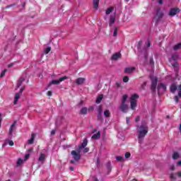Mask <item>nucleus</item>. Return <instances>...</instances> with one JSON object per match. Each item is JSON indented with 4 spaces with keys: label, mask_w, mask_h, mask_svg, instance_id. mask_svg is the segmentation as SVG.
Returning a JSON list of instances; mask_svg holds the SVG:
<instances>
[{
    "label": "nucleus",
    "mask_w": 181,
    "mask_h": 181,
    "mask_svg": "<svg viewBox=\"0 0 181 181\" xmlns=\"http://www.w3.org/2000/svg\"><path fill=\"white\" fill-rule=\"evenodd\" d=\"M136 129L138 132L139 144H142V142H144V139L146 136V134H148V125L141 124L140 126H137Z\"/></svg>",
    "instance_id": "1"
},
{
    "label": "nucleus",
    "mask_w": 181,
    "mask_h": 181,
    "mask_svg": "<svg viewBox=\"0 0 181 181\" xmlns=\"http://www.w3.org/2000/svg\"><path fill=\"white\" fill-rule=\"evenodd\" d=\"M138 98H139V95H138V94H133L131 98H130V108H132V110H135L136 107V103Z\"/></svg>",
    "instance_id": "2"
},
{
    "label": "nucleus",
    "mask_w": 181,
    "mask_h": 181,
    "mask_svg": "<svg viewBox=\"0 0 181 181\" xmlns=\"http://www.w3.org/2000/svg\"><path fill=\"white\" fill-rule=\"evenodd\" d=\"M67 76H64L60 78L59 80H53L52 81L48 86L45 88V90H49V87H52V85H59L62 81H64V80H67Z\"/></svg>",
    "instance_id": "3"
},
{
    "label": "nucleus",
    "mask_w": 181,
    "mask_h": 181,
    "mask_svg": "<svg viewBox=\"0 0 181 181\" xmlns=\"http://www.w3.org/2000/svg\"><path fill=\"white\" fill-rule=\"evenodd\" d=\"M150 80H151V90L155 91L156 90V86H158V78L155 76H150Z\"/></svg>",
    "instance_id": "4"
},
{
    "label": "nucleus",
    "mask_w": 181,
    "mask_h": 181,
    "mask_svg": "<svg viewBox=\"0 0 181 181\" xmlns=\"http://www.w3.org/2000/svg\"><path fill=\"white\" fill-rule=\"evenodd\" d=\"M155 19L156 22H159L162 18H163V12H162V10L160 8H158L157 10L156 14L155 16Z\"/></svg>",
    "instance_id": "5"
},
{
    "label": "nucleus",
    "mask_w": 181,
    "mask_h": 181,
    "mask_svg": "<svg viewBox=\"0 0 181 181\" xmlns=\"http://www.w3.org/2000/svg\"><path fill=\"white\" fill-rule=\"evenodd\" d=\"M157 88H158V94H163V93L166 91V86L163 85V83L158 84Z\"/></svg>",
    "instance_id": "6"
},
{
    "label": "nucleus",
    "mask_w": 181,
    "mask_h": 181,
    "mask_svg": "<svg viewBox=\"0 0 181 181\" xmlns=\"http://www.w3.org/2000/svg\"><path fill=\"white\" fill-rule=\"evenodd\" d=\"M74 160H76V162H78V160H80V153H77L76 151H72L71 152Z\"/></svg>",
    "instance_id": "7"
},
{
    "label": "nucleus",
    "mask_w": 181,
    "mask_h": 181,
    "mask_svg": "<svg viewBox=\"0 0 181 181\" xmlns=\"http://www.w3.org/2000/svg\"><path fill=\"white\" fill-rule=\"evenodd\" d=\"M180 12V10L177 8H171L169 12L170 16H175V15H177Z\"/></svg>",
    "instance_id": "8"
},
{
    "label": "nucleus",
    "mask_w": 181,
    "mask_h": 181,
    "mask_svg": "<svg viewBox=\"0 0 181 181\" xmlns=\"http://www.w3.org/2000/svg\"><path fill=\"white\" fill-rule=\"evenodd\" d=\"M134 70H136L134 66L126 67L124 69V73H126V74H132Z\"/></svg>",
    "instance_id": "9"
},
{
    "label": "nucleus",
    "mask_w": 181,
    "mask_h": 181,
    "mask_svg": "<svg viewBox=\"0 0 181 181\" xmlns=\"http://www.w3.org/2000/svg\"><path fill=\"white\" fill-rule=\"evenodd\" d=\"M84 81H86V78H78L76 81V83L78 84V86H81L84 84Z\"/></svg>",
    "instance_id": "10"
},
{
    "label": "nucleus",
    "mask_w": 181,
    "mask_h": 181,
    "mask_svg": "<svg viewBox=\"0 0 181 181\" xmlns=\"http://www.w3.org/2000/svg\"><path fill=\"white\" fill-rule=\"evenodd\" d=\"M119 109L123 112H127V110H128V105L125 103H122L120 107H119Z\"/></svg>",
    "instance_id": "11"
},
{
    "label": "nucleus",
    "mask_w": 181,
    "mask_h": 181,
    "mask_svg": "<svg viewBox=\"0 0 181 181\" xmlns=\"http://www.w3.org/2000/svg\"><path fill=\"white\" fill-rule=\"evenodd\" d=\"M87 144H88V141L87 139H84L83 143L79 146V149H83L87 146Z\"/></svg>",
    "instance_id": "12"
},
{
    "label": "nucleus",
    "mask_w": 181,
    "mask_h": 181,
    "mask_svg": "<svg viewBox=\"0 0 181 181\" xmlns=\"http://www.w3.org/2000/svg\"><path fill=\"white\" fill-rule=\"evenodd\" d=\"M121 59V53L117 52L112 56V60H118Z\"/></svg>",
    "instance_id": "13"
},
{
    "label": "nucleus",
    "mask_w": 181,
    "mask_h": 181,
    "mask_svg": "<svg viewBox=\"0 0 181 181\" xmlns=\"http://www.w3.org/2000/svg\"><path fill=\"white\" fill-rule=\"evenodd\" d=\"M25 81V78H20L18 81L17 86L16 90H18L21 86H22V83Z\"/></svg>",
    "instance_id": "14"
},
{
    "label": "nucleus",
    "mask_w": 181,
    "mask_h": 181,
    "mask_svg": "<svg viewBox=\"0 0 181 181\" xmlns=\"http://www.w3.org/2000/svg\"><path fill=\"white\" fill-rule=\"evenodd\" d=\"M92 139H100L101 138V132H98L96 134L92 136Z\"/></svg>",
    "instance_id": "15"
},
{
    "label": "nucleus",
    "mask_w": 181,
    "mask_h": 181,
    "mask_svg": "<svg viewBox=\"0 0 181 181\" xmlns=\"http://www.w3.org/2000/svg\"><path fill=\"white\" fill-rule=\"evenodd\" d=\"M36 135L35 134H31V138L30 139H29L28 141V145H32V144H33V142L35 141V138Z\"/></svg>",
    "instance_id": "16"
},
{
    "label": "nucleus",
    "mask_w": 181,
    "mask_h": 181,
    "mask_svg": "<svg viewBox=\"0 0 181 181\" xmlns=\"http://www.w3.org/2000/svg\"><path fill=\"white\" fill-rule=\"evenodd\" d=\"M21 98V94H19L18 93L15 94L14 96V105H16V104H18V100Z\"/></svg>",
    "instance_id": "17"
},
{
    "label": "nucleus",
    "mask_w": 181,
    "mask_h": 181,
    "mask_svg": "<svg viewBox=\"0 0 181 181\" xmlns=\"http://www.w3.org/2000/svg\"><path fill=\"white\" fill-rule=\"evenodd\" d=\"M115 23V16H110V21H109V25L112 26V25H114Z\"/></svg>",
    "instance_id": "18"
},
{
    "label": "nucleus",
    "mask_w": 181,
    "mask_h": 181,
    "mask_svg": "<svg viewBox=\"0 0 181 181\" xmlns=\"http://www.w3.org/2000/svg\"><path fill=\"white\" fill-rule=\"evenodd\" d=\"M16 126V123L14 122L13 124H11V126L10 127V129L8 130V134L9 135H12L13 132V129H15V127Z\"/></svg>",
    "instance_id": "19"
},
{
    "label": "nucleus",
    "mask_w": 181,
    "mask_h": 181,
    "mask_svg": "<svg viewBox=\"0 0 181 181\" xmlns=\"http://www.w3.org/2000/svg\"><path fill=\"white\" fill-rule=\"evenodd\" d=\"M99 4H100V0H93V8L95 9H98Z\"/></svg>",
    "instance_id": "20"
},
{
    "label": "nucleus",
    "mask_w": 181,
    "mask_h": 181,
    "mask_svg": "<svg viewBox=\"0 0 181 181\" xmlns=\"http://www.w3.org/2000/svg\"><path fill=\"white\" fill-rule=\"evenodd\" d=\"M45 159H46V156L43 153H41L38 158L39 162H45Z\"/></svg>",
    "instance_id": "21"
},
{
    "label": "nucleus",
    "mask_w": 181,
    "mask_h": 181,
    "mask_svg": "<svg viewBox=\"0 0 181 181\" xmlns=\"http://www.w3.org/2000/svg\"><path fill=\"white\" fill-rule=\"evenodd\" d=\"M173 50H180L181 49V43H178L173 47Z\"/></svg>",
    "instance_id": "22"
},
{
    "label": "nucleus",
    "mask_w": 181,
    "mask_h": 181,
    "mask_svg": "<svg viewBox=\"0 0 181 181\" xmlns=\"http://www.w3.org/2000/svg\"><path fill=\"white\" fill-rule=\"evenodd\" d=\"M179 158H180V154H179L177 152H174L173 154V159L176 160L179 159Z\"/></svg>",
    "instance_id": "23"
},
{
    "label": "nucleus",
    "mask_w": 181,
    "mask_h": 181,
    "mask_svg": "<svg viewBox=\"0 0 181 181\" xmlns=\"http://www.w3.org/2000/svg\"><path fill=\"white\" fill-rule=\"evenodd\" d=\"M103 97H104V96H103V95H100L97 98V99H96V101H95L96 104H100V103H101V101H102Z\"/></svg>",
    "instance_id": "24"
},
{
    "label": "nucleus",
    "mask_w": 181,
    "mask_h": 181,
    "mask_svg": "<svg viewBox=\"0 0 181 181\" xmlns=\"http://www.w3.org/2000/svg\"><path fill=\"white\" fill-rule=\"evenodd\" d=\"M80 114H82V115H86V114H87V107H83L80 111Z\"/></svg>",
    "instance_id": "25"
},
{
    "label": "nucleus",
    "mask_w": 181,
    "mask_h": 181,
    "mask_svg": "<svg viewBox=\"0 0 181 181\" xmlns=\"http://www.w3.org/2000/svg\"><path fill=\"white\" fill-rule=\"evenodd\" d=\"M127 99H128V95H124L122 96V103L125 104V103H127Z\"/></svg>",
    "instance_id": "26"
},
{
    "label": "nucleus",
    "mask_w": 181,
    "mask_h": 181,
    "mask_svg": "<svg viewBox=\"0 0 181 181\" xmlns=\"http://www.w3.org/2000/svg\"><path fill=\"white\" fill-rule=\"evenodd\" d=\"M176 90H177V87L175 85H172L170 86L171 93H175V91H176Z\"/></svg>",
    "instance_id": "27"
},
{
    "label": "nucleus",
    "mask_w": 181,
    "mask_h": 181,
    "mask_svg": "<svg viewBox=\"0 0 181 181\" xmlns=\"http://www.w3.org/2000/svg\"><path fill=\"white\" fill-rule=\"evenodd\" d=\"M112 11H114V8L113 7H110L106 10V15H110V13H111V12H112Z\"/></svg>",
    "instance_id": "28"
},
{
    "label": "nucleus",
    "mask_w": 181,
    "mask_h": 181,
    "mask_svg": "<svg viewBox=\"0 0 181 181\" xmlns=\"http://www.w3.org/2000/svg\"><path fill=\"white\" fill-rule=\"evenodd\" d=\"M172 59H173V60H177V59H179V54L175 53L174 54H173Z\"/></svg>",
    "instance_id": "29"
},
{
    "label": "nucleus",
    "mask_w": 181,
    "mask_h": 181,
    "mask_svg": "<svg viewBox=\"0 0 181 181\" xmlns=\"http://www.w3.org/2000/svg\"><path fill=\"white\" fill-rule=\"evenodd\" d=\"M50 50H52V47H48L45 49L44 52H45V54H47L50 52Z\"/></svg>",
    "instance_id": "30"
},
{
    "label": "nucleus",
    "mask_w": 181,
    "mask_h": 181,
    "mask_svg": "<svg viewBox=\"0 0 181 181\" xmlns=\"http://www.w3.org/2000/svg\"><path fill=\"white\" fill-rule=\"evenodd\" d=\"M116 160H118V162H122V161H124V157L117 156L116 157Z\"/></svg>",
    "instance_id": "31"
},
{
    "label": "nucleus",
    "mask_w": 181,
    "mask_h": 181,
    "mask_svg": "<svg viewBox=\"0 0 181 181\" xmlns=\"http://www.w3.org/2000/svg\"><path fill=\"white\" fill-rule=\"evenodd\" d=\"M23 163V160L21 158H19L17 161V166H21Z\"/></svg>",
    "instance_id": "32"
},
{
    "label": "nucleus",
    "mask_w": 181,
    "mask_h": 181,
    "mask_svg": "<svg viewBox=\"0 0 181 181\" xmlns=\"http://www.w3.org/2000/svg\"><path fill=\"white\" fill-rule=\"evenodd\" d=\"M104 115H105V117H110V110H105V112H104Z\"/></svg>",
    "instance_id": "33"
},
{
    "label": "nucleus",
    "mask_w": 181,
    "mask_h": 181,
    "mask_svg": "<svg viewBox=\"0 0 181 181\" xmlns=\"http://www.w3.org/2000/svg\"><path fill=\"white\" fill-rule=\"evenodd\" d=\"M118 35V28L117 27L115 28L114 32H113V36L115 37Z\"/></svg>",
    "instance_id": "34"
},
{
    "label": "nucleus",
    "mask_w": 181,
    "mask_h": 181,
    "mask_svg": "<svg viewBox=\"0 0 181 181\" xmlns=\"http://www.w3.org/2000/svg\"><path fill=\"white\" fill-rule=\"evenodd\" d=\"M177 90H178V97H180V98H181V85H180L177 87Z\"/></svg>",
    "instance_id": "35"
},
{
    "label": "nucleus",
    "mask_w": 181,
    "mask_h": 181,
    "mask_svg": "<svg viewBox=\"0 0 181 181\" xmlns=\"http://www.w3.org/2000/svg\"><path fill=\"white\" fill-rule=\"evenodd\" d=\"M124 157L126 158V159H128L129 158H131V153L127 152V153L124 154Z\"/></svg>",
    "instance_id": "36"
},
{
    "label": "nucleus",
    "mask_w": 181,
    "mask_h": 181,
    "mask_svg": "<svg viewBox=\"0 0 181 181\" xmlns=\"http://www.w3.org/2000/svg\"><path fill=\"white\" fill-rule=\"evenodd\" d=\"M7 70L6 69H4L1 73V75H0V77L1 78H2V77H4L5 76V73H6Z\"/></svg>",
    "instance_id": "37"
},
{
    "label": "nucleus",
    "mask_w": 181,
    "mask_h": 181,
    "mask_svg": "<svg viewBox=\"0 0 181 181\" xmlns=\"http://www.w3.org/2000/svg\"><path fill=\"white\" fill-rule=\"evenodd\" d=\"M129 80V78L128 76H124L123 78L124 83H128Z\"/></svg>",
    "instance_id": "38"
},
{
    "label": "nucleus",
    "mask_w": 181,
    "mask_h": 181,
    "mask_svg": "<svg viewBox=\"0 0 181 181\" xmlns=\"http://www.w3.org/2000/svg\"><path fill=\"white\" fill-rule=\"evenodd\" d=\"M106 166H107V170L110 171L111 170V163H107Z\"/></svg>",
    "instance_id": "39"
},
{
    "label": "nucleus",
    "mask_w": 181,
    "mask_h": 181,
    "mask_svg": "<svg viewBox=\"0 0 181 181\" xmlns=\"http://www.w3.org/2000/svg\"><path fill=\"white\" fill-rule=\"evenodd\" d=\"M174 100H175V103H179L180 102L179 97H177V96H175Z\"/></svg>",
    "instance_id": "40"
},
{
    "label": "nucleus",
    "mask_w": 181,
    "mask_h": 181,
    "mask_svg": "<svg viewBox=\"0 0 181 181\" xmlns=\"http://www.w3.org/2000/svg\"><path fill=\"white\" fill-rule=\"evenodd\" d=\"M8 145H9L10 146H13V145H14L13 141H8Z\"/></svg>",
    "instance_id": "41"
},
{
    "label": "nucleus",
    "mask_w": 181,
    "mask_h": 181,
    "mask_svg": "<svg viewBox=\"0 0 181 181\" xmlns=\"http://www.w3.org/2000/svg\"><path fill=\"white\" fill-rule=\"evenodd\" d=\"M47 95L49 97H52V90H49V91L47 92Z\"/></svg>",
    "instance_id": "42"
},
{
    "label": "nucleus",
    "mask_w": 181,
    "mask_h": 181,
    "mask_svg": "<svg viewBox=\"0 0 181 181\" xmlns=\"http://www.w3.org/2000/svg\"><path fill=\"white\" fill-rule=\"evenodd\" d=\"M12 6H15V4H11L5 7V9H8V8H12Z\"/></svg>",
    "instance_id": "43"
},
{
    "label": "nucleus",
    "mask_w": 181,
    "mask_h": 181,
    "mask_svg": "<svg viewBox=\"0 0 181 181\" xmlns=\"http://www.w3.org/2000/svg\"><path fill=\"white\" fill-rule=\"evenodd\" d=\"M145 87H146V82H144L142 85H141V88H145Z\"/></svg>",
    "instance_id": "44"
},
{
    "label": "nucleus",
    "mask_w": 181,
    "mask_h": 181,
    "mask_svg": "<svg viewBox=\"0 0 181 181\" xmlns=\"http://www.w3.org/2000/svg\"><path fill=\"white\" fill-rule=\"evenodd\" d=\"M98 111L99 112V115H100L101 113L103 112V109H101V107H99Z\"/></svg>",
    "instance_id": "45"
},
{
    "label": "nucleus",
    "mask_w": 181,
    "mask_h": 181,
    "mask_svg": "<svg viewBox=\"0 0 181 181\" xmlns=\"http://www.w3.org/2000/svg\"><path fill=\"white\" fill-rule=\"evenodd\" d=\"M55 134H56V130H54V129L52 130V132H51V135L53 136V135H54Z\"/></svg>",
    "instance_id": "46"
},
{
    "label": "nucleus",
    "mask_w": 181,
    "mask_h": 181,
    "mask_svg": "<svg viewBox=\"0 0 181 181\" xmlns=\"http://www.w3.org/2000/svg\"><path fill=\"white\" fill-rule=\"evenodd\" d=\"M25 90V87H23L20 89V94H22L23 93V90Z\"/></svg>",
    "instance_id": "47"
},
{
    "label": "nucleus",
    "mask_w": 181,
    "mask_h": 181,
    "mask_svg": "<svg viewBox=\"0 0 181 181\" xmlns=\"http://www.w3.org/2000/svg\"><path fill=\"white\" fill-rule=\"evenodd\" d=\"M88 151H89L88 148H85L83 149V152H84L85 153H86V152H88Z\"/></svg>",
    "instance_id": "48"
},
{
    "label": "nucleus",
    "mask_w": 181,
    "mask_h": 181,
    "mask_svg": "<svg viewBox=\"0 0 181 181\" xmlns=\"http://www.w3.org/2000/svg\"><path fill=\"white\" fill-rule=\"evenodd\" d=\"M139 119H140L139 116H137V117H136V119H135L136 122H138L139 121Z\"/></svg>",
    "instance_id": "49"
},
{
    "label": "nucleus",
    "mask_w": 181,
    "mask_h": 181,
    "mask_svg": "<svg viewBox=\"0 0 181 181\" xmlns=\"http://www.w3.org/2000/svg\"><path fill=\"white\" fill-rule=\"evenodd\" d=\"M146 45H147V47H151V42H149V41L146 42Z\"/></svg>",
    "instance_id": "50"
},
{
    "label": "nucleus",
    "mask_w": 181,
    "mask_h": 181,
    "mask_svg": "<svg viewBox=\"0 0 181 181\" xmlns=\"http://www.w3.org/2000/svg\"><path fill=\"white\" fill-rule=\"evenodd\" d=\"M158 4L162 5V4H163V0H158Z\"/></svg>",
    "instance_id": "51"
},
{
    "label": "nucleus",
    "mask_w": 181,
    "mask_h": 181,
    "mask_svg": "<svg viewBox=\"0 0 181 181\" xmlns=\"http://www.w3.org/2000/svg\"><path fill=\"white\" fill-rule=\"evenodd\" d=\"M29 156H30V154H29V153L25 154V159H28L29 158Z\"/></svg>",
    "instance_id": "52"
},
{
    "label": "nucleus",
    "mask_w": 181,
    "mask_h": 181,
    "mask_svg": "<svg viewBox=\"0 0 181 181\" xmlns=\"http://www.w3.org/2000/svg\"><path fill=\"white\" fill-rule=\"evenodd\" d=\"M127 124H129V117L126 118Z\"/></svg>",
    "instance_id": "53"
},
{
    "label": "nucleus",
    "mask_w": 181,
    "mask_h": 181,
    "mask_svg": "<svg viewBox=\"0 0 181 181\" xmlns=\"http://www.w3.org/2000/svg\"><path fill=\"white\" fill-rule=\"evenodd\" d=\"M177 175L178 177H181V172H178L177 173Z\"/></svg>",
    "instance_id": "54"
},
{
    "label": "nucleus",
    "mask_w": 181,
    "mask_h": 181,
    "mask_svg": "<svg viewBox=\"0 0 181 181\" xmlns=\"http://www.w3.org/2000/svg\"><path fill=\"white\" fill-rule=\"evenodd\" d=\"M13 66V63H11V64H10L8 65V68H11V67H12Z\"/></svg>",
    "instance_id": "55"
},
{
    "label": "nucleus",
    "mask_w": 181,
    "mask_h": 181,
    "mask_svg": "<svg viewBox=\"0 0 181 181\" xmlns=\"http://www.w3.org/2000/svg\"><path fill=\"white\" fill-rule=\"evenodd\" d=\"M170 177L171 179H175V177L173 176V174H170Z\"/></svg>",
    "instance_id": "56"
},
{
    "label": "nucleus",
    "mask_w": 181,
    "mask_h": 181,
    "mask_svg": "<svg viewBox=\"0 0 181 181\" xmlns=\"http://www.w3.org/2000/svg\"><path fill=\"white\" fill-rule=\"evenodd\" d=\"M1 122H2V117H1V115L0 114V128H1Z\"/></svg>",
    "instance_id": "57"
},
{
    "label": "nucleus",
    "mask_w": 181,
    "mask_h": 181,
    "mask_svg": "<svg viewBox=\"0 0 181 181\" xmlns=\"http://www.w3.org/2000/svg\"><path fill=\"white\" fill-rule=\"evenodd\" d=\"M70 170H71V172H73L74 170V168L73 167H69Z\"/></svg>",
    "instance_id": "58"
},
{
    "label": "nucleus",
    "mask_w": 181,
    "mask_h": 181,
    "mask_svg": "<svg viewBox=\"0 0 181 181\" xmlns=\"http://www.w3.org/2000/svg\"><path fill=\"white\" fill-rule=\"evenodd\" d=\"M171 169H172V170H175V166H173V167L171 168Z\"/></svg>",
    "instance_id": "59"
},
{
    "label": "nucleus",
    "mask_w": 181,
    "mask_h": 181,
    "mask_svg": "<svg viewBox=\"0 0 181 181\" xmlns=\"http://www.w3.org/2000/svg\"><path fill=\"white\" fill-rule=\"evenodd\" d=\"M71 163H74V160H71Z\"/></svg>",
    "instance_id": "60"
},
{
    "label": "nucleus",
    "mask_w": 181,
    "mask_h": 181,
    "mask_svg": "<svg viewBox=\"0 0 181 181\" xmlns=\"http://www.w3.org/2000/svg\"><path fill=\"white\" fill-rule=\"evenodd\" d=\"M153 59H151L150 63H153Z\"/></svg>",
    "instance_id": "61"
},
{
    "label": "nucleus",
    "mask_w": 181,
    "mask_h": 181,
    "mask_svg": "<svg viewBox=\"0 0 181 181\" xmlns=\"http://www.w3.org/2000/svg\"><path fill=\"white\" fill-rule=\"evenodd\" d=\"M96 131H97V130L94 129L93 132L94 133V132H95Z\"/></svg>",
    "instance_id": "62"
},
{
    "label": "nucleus",
    "mask_w": 181,
    "mask_h": 181,
    "mask_svg": "<svg viewBox=\"0 0 181 181\" xmlns=\"http://www.w3.org/2000/svg\"><path fill=\"white\" fill-rule=\"evenodd\" d=\"M6 181H11V180H6Z\"/></svg>",
    "instance_id": "63"
},
{
    "label": "nucleus",
    "mask_w": 181,
    "mask_h": 181,
    "mask_svg": "<svg viewBox=\"0 0 181 181\" xmlns=\"http://www.w3.org/2000/svg\"><path fill=\"white\" fill-rule=\"evenodd\" d=\"M29 151H30V152L32 151V149H30Z\"/></svg>",
    "instance_id": "64"
}]
</instances>
